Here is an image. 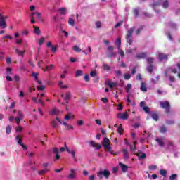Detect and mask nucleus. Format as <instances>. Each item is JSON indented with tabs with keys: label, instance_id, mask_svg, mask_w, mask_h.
I'll list each match as a JSON object with an SVG mask.
<instances>
[{
	"label": "nucleus",
	"instance_id": "f257e3e1",
	"mask_svg": "<svg viewBox=\"0 0 180 180\" xmlns=\"http://www.w3.org/2000/svg\"><path fill=\"white\" fill-rule=\"evenodd\" d=\"M102 146H103L105 150H107L108 152H110V154L117 155V154L114 153V150H112L111 145H110V140L108 138H104L103 142H102Z\"/></svg>",
	"mask_w": 180,
	"mask_h": 180
},
{
	"label": "nucleus",
	"instance_id": "f03ea898",
	"mask_svg": "<svg viewBox=\"0 0 180 180\" xmlns=\"http://www.w3.org/2000/svg\"><path fill=\"white\" fill-rule=\"evenodd\" d=\"M110 175H111V172H110V171L107 169H104L103 171H100L97 172V176L100 180L103 179V176L105 179L108 180Z\"/></svg>",
	"mask_w": 180,
	"mask_h": 180
},
{
	"label": "nucleus",
	"instance_id": "7ed1b4c3",
	"mask_svg": "<svg viewBox=\"0 0 180 180\" xmlns=\"http://www.w3.org/2000/svg\"><path fill=\"white\" fill-rule=\"evenodd\" d=\"M134 30H135V27L130 28L129 30H128L127 34L125 35V40L127 41V43L129 44L130 46H131L133 43L131 37Z\"/></svg>",
	"mask_w": 180,
	"mask_h": 180
},
{
	"label": "nucleus",
	"instance_id": "20e7f679",
	"mask_svg": "<svg viewBox=\"0 0 180 180\" xmlns=\"http://www.w3.org/2000/svg\"><path fill=\"white\" fill-rule=\"evenodd\" d=\"M160 106L163 110H165L166 114H169L170 112L171 105L169 101H160Z\"/></svg>",
	"mask_w": 180,
	"mask_h": 180
},
{
	"label": "nucleus",
	"instance_id": "39448f33",
	"mask_svg": "<svg viewBox=\"0 0 180 180\" xmlns=\"http://www.w3.org/2000/svg\"><path fill=\"white\" fill-rule=\"evenodd\" d=\"M107 58H112V57L116 56V53L114 52V46H109L107 48Z\"/></svg>",
	"mask_w": 180,
	"mask_h": 180
},
{
	"label": "nucleus",
	"instance_id": "423d86ee",
	"mask_svg": "<svg viewBox=\"0 0 180 180\" xmlns=\"http://www.w3.org/2000/svg\"><path fill=\"white\" fill-rule=\"evenodd\" d=\"M158 58L160 61L168 60V55L162 52L158 53Z\"/></svg>",
	"mask_w": 180,
	"mask_h": 180
},
{
	"label": "nucleus",
	"instance_id": "0eeeda50",
	"mask_svg": "<svg viewBox=\"0 0 180 180\" xmlns=\"http://www.w3.org/2000/svg\"><path fill=\"white\" fill-rule=\"evenodd\" d=\"M117 117L122 120H127V119H129V115L127 114V112H123V114L119 113L118 115H117Z\"/></svg>",
	"mask_w": 180,
	"mask_h": 180
},
{
	"label": "nucleus",
	"instance_id": "6e6552de",
	"mask_svg": "<svg viewBox=\"0 0 180 180\" xmlns=\"http://www.w3.org/2000/svg\"><path fill=\"white\" fill-rule=\"evenodd\" d=\"M46 46L49 47V48H51V51L52 53H56L57 51V48H58V46H53V44H51V41H49L47 44H46Z\"/></svg>",
	"mask_w": 180,
	"mask_h": 180
},
{
	"label": "nucleus",
	"instance_id": "1a4fd4ad",
	"mask_svg": "<svg viewBox=\"0 0 180 180\" xmlns=\"http://www.w3.org/2000/svg\"><path fill=\"white\" fill-rule=\"evenodd\" d=\"M148 56L147 52H141L139 54H136V58H138L139 60L146 58Z\"/></svg>",
	"mask_w": 180,
	"mask_h": 180
},
{
	"label": "nucleus",
	"instance_id": "9d476101",
	"mask_svg": "<svg viewBox=\"0 0 180 180\" xmlns=\"http://www.w3.org/2000/svg\"><path fill=\"white\" fill-rule=\"evenodd\" d=\"M89 144L92 147H97L96 148V150H100L101 148V146L99 143H95L94 141H89Z\"/></svg>",
	"mask_w": 180,
	"mask_h": 180
},
{
	"label": "nucleus",
	"instance_id": "9b49d317",
	"mask_svg": "<svg viewBox=\"0 0 180 180\" xmlns=\"http://www.w3.org/2000/svg\"><path fill=\"white\" fill-rule=\"evenodd\" d=\"M14 50H15V53L18 56H21L22 58L25 57V51H20L18 48H14Z\"/></svg>",
	"mask_w": 180,
	"mask_h": 180
},
{
	"label": "nucleus",
	"instance_id": "f8f14e48",
	"mask_svg": "<svg viewBox=\"0 0 180 180\" xmlns=\"http://www.w3.org/2000/svg\"><path fill=\"white\" fill-rule=\"evenodd\" d=\"M106 85L109 86L110 89H112L114 87L117 86V83L107 82Z\"/></svg>",
	"mask_w": 180,
	"mask_h": 180
},
{
	"label": "nucleus",
	"instance_id": "ddd939ff",
	"mask_svg": "<svg viewBox=\"0 0 180 180\" xmlns=\"http://www.w3.org/2000/svg\"><path fill=\"white\" fill-rule=\"evenodd\" d=\"M75 172L73 169H71V174H69L68 176H67V178H68L69 179H74L76 178V175H75Z\"/></svg>",
	"mask_w": 180,
	"mask_h": 180
},
{
	"label": "nucleus",
	"instance_id": "4468645a",
	"mask_svg": "<svg viewBox=\"0 0 180 180\" xmlns=\"http://www.w3.org/2000/svg\"><path fill=\"white\" fill-rule=\"evenodd\" d=\"M71 93L70 92H66L65 97H64V101H65V103H68V100L71 99Z\"/></svg>",
	"mask_w": 180,
	"mask_h": 180
},
{
	"label": "nucleus",
	"instance_id": "2eb2a0df",
	"mask_svg": "<svg viewBox=\"0 0 180 180\" xmlns=\"http://www.w3.org/2000/svg\"><path fill=\"white\" fill-rule=\"evenodd\" d=\"M139 154H141V151L140 150H139V153H136L135 154L136 156H139V160H143V159L146 158V154L142 153V155H139Z\"/></svg>",
	"mask_w": 180,
	"mask_h": 180
},
{
	"label": "nucleus",
	"instance_id": "dca6fc26",
	"mask_svg": "<svg viewBox=\"0 0 180 180\" xmlns=\"http://www.w3.org/2000/svg\"><path fill=\"white\" fill-rule=\"evenodd\" d=\"M33 27H34V34L40 35L41 34V32H40L39 27L38 26L34 25Z\"/></svg>",
	"mask_w": 180,
	"mask_h": 180
},
{
	"label": "nucleus",
	"instance_id": "f3484780",
	"mask_svg": "<svg viewBox=\"0 0 180 180\" xmlns=\"http://www.w3.org/2000/svg\"><path fill=\"white\" fill-rule=\"evenodd\" d=\"M53 152L55 155H56L55 156V158H56V160H59L60 159V155H58L59 154V150H58V148H53Z\"/></svg>",
	"mask_w": 180,
	"mask_h": 180
},
{
	"label": "nucleus",
	"instance_id": "a211bd4d",
	"mask_svg": "<svg viewBox=\"0 0 180 180\" xmlns=\"http://www.w3.org/2000/svg\"><path fill=\"white\" fill-rule=\"evenodd\" d=\"M120 167H121L122 172H127V170L129 169V167H127V166H126L123 163H119Z\"/></svg>",
	"mask_w": 180,
	"mask_h": 180
},
{
	"label": "nucleus",
	"instance_id": "6ab92c4d",
	"mask_svg": "<svg viewBox=\"0 0 180 180\" xmlns=\"http://www.w3.org/2000/svg\"><path fill=\"white\" fill-rule=\"evenodd\" d=\"M140 90L143 92H147L146 84L144 82H141V86H140Z\"/></svg>",
	"mask_w": 180,
	"mask_h": 180
},
{
	"label": "nucleus",
	"instance_id": "aec40b11",
	"mask_svg": "<svg viewBox=\"0 0 180 180\" xmlns=\"http://www.w3.org/2000/svg\"><path fill=\"white\" fill-rule=\"evenodd\" d=\"M54 68V65L53 64L49 65V66H46L45 69H43L44 72L51 71Z\"/></svg>",
	"mask_w": 180,
	"mask_h": 180
},
{
	"label": "nucleus",
	"instance_id": "412c9836",
	"mask_svg": "<svg viewBox=\"0 0 180 180\" xmlns=\"http://www.w3.org/2000/svg\"><path fill=\"white\" fill-rule=\"evenodd\" d=\"M151 118L153 119L155 121H158L159 120V115L158 113L152 112L151 113Z\"/></svg>",
	"mask_w": 180,
	"mask_h": 180
},
{
	"label": "nucleus",
	"instance_id": "4be33fe9",
	"mask_svg": "<svg viewBox=\"0 0 180 180\" xmlns=\"http://www.w3.org/2000/svg\"><path fill=\"white\" fill-rule=\"evenodd\" d=\"M0 27H1V29L6 28V22L4 20V19L0 20Z\"/></svg>",
	"mask_w": 180,
	"mask_h": 180
},
{
	"label": "nucleus",
	"instance_id": "5701e85b",
	"mask_svg": "<svg viewBox=\"0 0 180 180\" xmlns=\"http://www.w3.org/2000/svg\"><path fill=\"white\" fill-rule=\"evenodd\" d=\"M15 139L19 145L23 144V143H22L23 138H22L20 135H17Z\"/></svg>",
	"mask_w": 180,
	"mask_h": 180
},
{
	"label": "nucleus",
	"instance_id": "b1692460",
	"mask_svg": "<svg viewBox=\"0 0 180 180\" xmlns=\"http://www.w3.org/2000/svg\"><path fill=\"white\" fill-rule=\"evenodd\" d=\"M155 141L159 144L160 147H164V141L162 139H156Z\"/></svg>",
	"mask_w": 180,
	"mask_h": 180
},
{
	"label": "nucleus",
	"instance_id": "393cba45",
	"mask_svg": "<svg viewBox=\"0 0 180 180\" xmlns=\"http://www.w3.org/2000/svg\"><path fill=\"white\" fill-rule=\"evenodd\" d=\"M122 153H124V158L125 160H127L129 158V152H127V150L126 149L122 150Z\"/></svg>",
	"mask_w": 180,
	"mask_h": 180
},
{
	"label": "nucleus",
	"instance_id": "a878e982",
	"mask_svg": "<svg viewBox=\"0 0 180 180\" xmlns=\"http://www.w3.org/2000/svg\"><path fill=\"white\" fill-rule=\"evenodd\" d=\"M102 68H103V70L105 71H110V70H111V67H110L106 63H103V65H102Z\"/></svg>",
	"mask_w": 180,
	"mask_h": 180
},
{
	"label": "nucleus",
	"instance_id": "bb28decb",
	"mask_svg": "<svg viewBox=\"0 0 180 180\" xmlns=\"http://www.w3.org/2000/svg\"><path fill=\"white\" fill-rule=\"evenodd\" d=\"M115 45L117 46L118 50H120V46H121V39L118 38L115 41Z\"/></svg>",
	"mask_w": 180,
	"mask_h": 180
},
{
	"label": "nucleus",
	"instance_id": "cd10ccee",
	"mask_svg": "<svg viewBox=\"0 0 180 180\" xmlns=\"http://www.w3.org/2000/svg\"><path fill=\"white\" fill-rule=\"evenodd\" d=\"M64 126H65L66 130H72L73 129V126L72 125H68L65 122H63V124Z\"/></svg>",
	"mask_w": 180,
	"mask_h": 180
},
{
	"label": "nucleus",
	"instance_id": "c85d7f7f",
	"mask_svg": "<svg viewBox=\"0 0 180 180\" xmlns=\"http://www.w3.org/2000/svg\"><path fill=\"white\" fill-rule=\"evenodd\" d=\"M82 75H83V72H82V70H77V71L75 72V77H82Z\"/></svg>",
	"mask_w": 180,
	"mask_h": 180
},
{
	"label": "nucleus",
	"instance_id": "c756f323",
	"mask_svg": "<svg viewBox=\"0 0 180 180\" xmlns=\"http://www.w3.org/2000/svg\"><path fill=\"white\" fill-rule=\"evenodd\" d=\"M11 131L12 127H11V125H8L7 127H6V134H10Z\"/></svg>",
	"mask_w": 180,
	"mask_h": 180
},
{
	"label": "nucleus",
	"instance_id": "7c9ffc66",
	"mask_svg": "<svg viewBox=\"0 0 180 180\" xmlns=\"http://www.w3.org/2000/svg\"><path fill=\"white\" fill-rule=\"evenodd\" d=\"M147 63L150 65H153V58H152V57L148 58H147Z\"/></svg>",
	"mask_w": 180,
	"mask_h": 180
},
{
	"label": "nucleus",
	"instance_id": "2f4dec72",
	"mask_svg": "<svg viewBox=\"0 0 180 180\" xmlns=\"http://www.w3.org/2000/svg\"><path fill=\"white\" fill-rule=\"evenodd\" d=\"M159 131H160V133H162V134L166 133L167 132V128H165V126H162V127H160Z\"/></svg>",
	"mask_w": 180,
	"mask_h": 180
},
{
	"label": "nucleus",
	"instance_id": "473e14b6",
	"mask_svg": "<svg viewBox=\"0 0 180 180\" xmlns=\"http://www.w3.org/2000/svg\"><path fill=\"white\" fill-rule=\"evenodd\" d=\"M117 131H118L119 134H122V132L124 131V129L122 127L121 124H120L118 128H117Z\"/></svg>",
	"mask_w": 180,
	"mask_h": 180
},
{
	"label": "nucleus",
	"instance_id": "72a5a7b5",
	"mask_svg": "<svg viewBox=\"0 0 180 180\" xmlns=\"http://www.w3.org/2000/svg\"><path fill=\"white\" fill-rule=\"evenodd\" d=\"M133 14L134 15H135L136 17H138L139 15V8H134L133 9Z\"/></svg>",
	"mask_w": 180,
	"mask_h": 180
},
{
	"label": "nucleus",
	"instance_id": "f704fd0d",
	"mask_svg": "<svg viewBox=\"0 0 180 180\" xmlns=\"http://www.w3.org/2000/svg\"><path fill=\"white\" fill-rule=\"evenodd\" d=\"M52 127H53L54 129H56L58 127V124L56 123V120H52L51 123Z\"/></svg>",
	"mask_w": 180,
	"mask_h": 180
},
{
	"label": "nucleus",
	"instance_id": "c9c22d12",
	"mask_svg": "<svg viewBox=\"0 0 180 180\" xmlns=\"http://www.w3.org/2000/svg\"><path fill=\"white\" fill-rule=\"evenodd\" d=\"M17 115H18L17 117L24 119L25 115L20 110L17 111Z\"/></svg>",
	"mask_w": 180,
	"mask_h": 180
},
{
	"label": "nucleus",
	"instance_id": "e433bc0d",
	"mask_svg": "<svg viewBox=\"0 0 180 180\" xmlns=\"http://www.w3.org/2000/svg\"><path fill=\"white\" fill-rule=\"evenodd\" d=\"M132 88V84H128L127 86H125V91H127V93L130 91V89Z\"/></svg>",
	"mask_w": 180,
	"mask_h": 180
},
{
	"label": "nucleus",
	"instance_id": "4c0bfd02",
	"mask_svg": "<svg viewBox=\"0 0 180 180\" xmlns=\"http://www.w3.org/2000/svg\"><path fill=\"white\" fill-rule=\"evenodd\" d=\"M68 25H71L72 27H74L75 25V20L72 18H69L68 20Z\"/></svg>",
	"mask_w": 180,
	"mask_h": 180
},
{
	"label": "nucleus",
	"instance_id": "58836bf2",
	"mask_svg": "<svg viewBox=\"0 0 180 180\" xmlns=\"http://www.w3.org/2000/svg\"><path fill=\"white\" fill-rule=\"evenodd\" d=\"M72 50H74L75 52H81V49L78 46H74L72 47Z\"/></svg>",
	"mask_w": 180,
	"mask_h": 180
},
{
	"label": "nucleus",
	"instance_id": "ea45409f",
	"mask_svg": "<svg viewBox=\"0 0 180 180\" xmlns=\"http://www.w3.org/2000/svg\"><path fill=\"white\" fill-rule=\"evenodd\" d=\"M48 172H49L48 169H44V170H39V171H38V174H39V175H42V174H44L47 173Z\"/></svg>",
	"mask_w": 180,
	"mask_h": 180
},
{
	"label": "nucleus",
	"instance_id": "a19ab883",
	"mask_svg": "<svg viewBox=\"0 0 180 180\" xmlns=\"http://www.w3.org/2000/svg\"><path fill=\"white\" fill-rule=\"evenodd\" d=\"M147 70L148 72L152 73L153 71V65H150V66H148Z\"/></svg>",
	"mask_w": 180,
	"mask_h": 180
},
{
	"label": "nucleus",
	"instance_id": "79ce46f5",
	"mask_svg": "<svg viewBox=\"0 0 180 180\" xmlns=\"http://www.w3.org/2000/svg\"><path fill=\"white\" fill-rule=\"evenodd\" d=\"M168 6H169L168 1L166 0L165 2L162 3V7L163 8L167 9Z\"/></svg>",
	"mask_w": 180,
	"mask_h": 180
},
{
	"label": "nucleus",
	"instance_id": "37998d69",
	"mask_svg": "<svg viewBox=\"0 0 180 180\" xmlns=\"http://www.w3.org/2000/svg\"><path fill=\"white\" fill-rule=\"evenodd\" d=\"M160 174L162 176L165 177V176H167V170L162 169L160 171Z\"/></svg>",
	"mask_w": 180,
	"mask_h": 180
},
{
	"label": "nucleus",
	"instance_id": "c03bdc74",
	"mask_svg": "<svg viewBox=\"0 0 180 180\" xmlns=\"http://www.w3.org/2000/svg\"><path fill=\"white\" fill-rule=\"evenodd\" d=\"M29 32H30V31L26 29V30H22V36L28 37V33Z\"/></svg>",
	"mask_w": 180,
	"mask_h": 180
},
{
	"label": "nucleus",
	"instance_id": "a18cd8bd",
	"mask_svg": "<svg viewBox=\"0 0 180 180\" xmlns=\"http://www.w3.org/2000/svg\"><path fill=\"white\" fill-rule=\"evenodd\" d=\"M131 78V75L125 74V75H124V79L125 80H129Z\"/></svg>",
	"mask_w": 180,
	"mask_h": 180
},
{
	"label": "nucleus",
	"instance_id": "49530a36",
	"mask_svg": "<svg viewBox=\"0 0 180 180\" xmlns=\"http://www.w3.org/2000/svg\"><path fill=\"white\" fill-rule=\"evenodd\" d=\"M175 124V121L173 120H166V124L167 125H174Z\"/></svg>",
	"mask_w": 180,
	"mask_h": 180
},
{
	"label": "nucleus",
	"instance_id": "de8ad7c7",
	"mask_svg": "<svg viewBox=\"0 0 180 180\" xmlns=\"http://www.w3.org/2000/svg\"><path fill=\"white\" fill-rule=\"evenodd\" d=\"M23 119H21L19 117H15V122L17 123V125H20V122L21 120H22Z\"/></svg>",
	"mask_w": 180,
	"mask_h": 180
},
{
	"label": "nucleus",
	"instance_id": "09e8293b",
	"mask_svg": "<svg viewBox=\"0 0 180 180\" xmlns=\"http://www.w3.org/2000/svg\"><path fill=\"white\" fill-rule=\"evenodd\" d=\"M44 41H45V38L44 37H41L39 39V41H38V44H39V46H41L43 43H44Z\"/></svg>",
	"mask_w": 180,
	"mask_h": 180
},
{
	"label": "nucleus",
	"instance_id": "8fccbe9b",
	"mask_svg": "<svg viewBox=\"0 0 180 180\" xmlns=\"http://www.w3.org/2000/svg\"><path fill=\"white\" fill-rule=\"evenodd\" d=\"M143 110L146 112V113H149L150 112V108L148 106H145V107H143Z\"/></svg>",
	"mask_w": 180,
	"mask_h": 180
},
{
	"label": "nucleus",
	"instance_id": "3c124183",
	"mask_svg": "<svg viewBox=\"0 0 180 180\" xmlns=\"http://www.w3.org/2000/svg\"><path fill=\"white\" fill-rule=\"evenodd\" d=\"M59 11L60 12V15H65L66 9L65 8H60Z\"/></svg>",
	"mask_w": 180,
	"mask_h": 180
},
{
	"label": "nucleus",
	"instance_id": "603ef678",
	"mask_svg": "<svg viewBox=\"0 0 180 180\" xmlns=\"http://www.w3.org/2000/svg\"><path fill=\"white\" fill-rule=\"evenodd\" d=\"M176 178H177L176 174H172L169 177L170 180H176Z\"/></svg>",
	"mask_w": 180,
	"mask_h": 180
},
{
	"label": "nucleus",
	"instance_id": "864d4df0",
	"mask_svg": "<svg viewBox=\"0 0 180 180\" xmlns=\"http://www.w3.org/2000/svg\"><path fill=\"white\" fill-rule=\"evenodd\" d=\"M148 169H150L151 171L155 170V169H157V166L156 165H151V166L148 167Z\"/></svg>",
	"mask_w": 180,
	"mask_h": 180
},
{
	"label": "nucleus",
	"instance_id": "5fc2aeb1",
	"mask_svg": "<svg viewBox=\"0 0 180 180\" xmlns=\"http://www.w3.org/2000/svg\"><path fill=\"white\" fill-rule=\"evenodd\" d=\"M57 113H58V110L56 108H53L51 112V115H56Z\"/></svg>",
	"mask_w": 180,
	"mask_h": 180
},
{
	"label": "nucleus",
	"instance_id": "6e6d98bb",
	"mask_svg": "<svg viewBox=\"0 0 180 180\" xmlns=\"http://www.w3.org/2000/svg\"><path fill=\"white\" fill-rule=\"evenodd\" d=\"M96 76H97V72L96 71H92L91 72H90V77H94Z\"/></svg>",
	"mask_w": 180,
	"mask_h": 180
},
{
	"label": "nucleus",
	"instance_id": "4d7b16f0",
	"mask_svg": "<svg viewBox=\"0 0 180 180\" xmlns=\"http://www.w3.org/2000/svg\"><path fill=\"white\" fill-rule=\"evenodd\" d=\"M67 73H68V71L64 70L63 75H60V78L61 79H65Z\"/></svg>",
	"mask_w": 180,
	"mask_h": 180
},
{
	"label": "nucleus",
	"instance_id": "13d9d810",
	"mask_svg": "<svg viewBox=\"0 0 180 180\" xmlns=\"http://www.w3.org/2000/svg\"><path fill=\"white\" fill-rule=\"evenodd\" d=\"M101 101L103 103H108V99L107 98H102Z\"/></svg>",
	"mask_w": 180,
	"mask_h": 180
},
{
	"label": "nucleus",
	"instance_id": "bf43d9fd",
	"mask_svg": "<svg viewBox=\"0 0 180 180\" xmlns=\"http://www.w3.org/2000/svg\"><path fill=\"white\" fill-rule=\"evenodd\" d=\"M84 80H85L86 82H89V75H84Z\"/></svg>",
	"mask_w": 180,
	"mask_h": 180
},
{
	"label": "nucleus",
	"instance_id": "052dcab7",
	"mask_svg": "<svg viewBox=\"0 0 180 180\" xmlns=\"http://www.w3.org/2000/svg\"><path fill=\"white\" fill-rule=\"evenodd\" d=\"M44 89H45V86H38L37 87V90H40V91H43V90H44Z\"/></svg>",
	"mask_w": 180,
	"mask_h": 180
},
{
	"label": "nucleus",
	"instance_id": "680f3d73",
	"mask_svg": "<svg viewBox=\"0 0 180 180\" xmlns=\"http://www.w3.org/2000/svg\"><path fill=\"white\" fill-rule=\"evenodd\" d=\"M36 18H37V19H39L40 20H41V13H37L36 14Z\"/></svg>",
	"mask_w": 180,
	"mask_h": 180
},
{
	"label": "nucleus",
	"instance_id": "e2e57ef3",
	"mask_svg": "<svg viewBox=\"0 0 180 180\" xmlns=\"http://www.w3.org/2000/svg\"><path fill=\"white\" fill-rule=\"evenodd\" d=\"M33 77H34V79H36V81H38V79H39L38 73L33 72Z\"/></svg>",
	"mask_w": 180,
	"mask_h": 180
},
{
	"label": "nucleus",
	"instance_id": "0e129e2a",
	"mask_svg": "<svg viewBox=\"0 0 180 180\" xmlns=\"http://www.w3.org/2000/svg\"><path fill=\"white\" fill-rule=\"evenodd\" d=\"M22 130V127L20 126H18L16 127L15 131L17 132H21Z\"/></svg>",
	"mask_w": 180,
	"mask_h": 180
},
{
	"label": "nucleus",
	"instance_id": "69168bd1",
	"mask_svg": "<svg viewBox=\"0 0 180 180\" xmlns=\"http://www.w3.org/2000/svg\"><path fill=\"white\" fill-rule=\"evenodd\" d=\"M137 68L136 67H134L132 69V72H131V74L132 75H135L136 72Z\"/></svg>",
	"mask_w": 180,
	"mask_h": 180
},
{
	"label": "nucleus",
	"instance_id": "338daca9",
	"mask_svg": "<svg viewBox=\"0 0 180 180\" xmlns=\"http://www.w3.org/2000/svg\"><path fill=\"white\" fill-rule=\"evenodd\" d=\"M12 62V59H11L10 57H8L7 59H6V63H7V64H10Z\"/></svg>",
	"mask_w": 180,
	"mask_h": 180
},
{
	"label": "nucleus",
	"instance_id": "774afa93",
	"mask_svg": "<svg viewBox=\"0 0 180 180\" xmlns=\"http://www.w3.org/2000/svg\"><path fill=\"white\" fill-rule=\"evenodd\" d=\"M77 125L78 126L84 125V122L82 120L77 121Z\"/></svg>",
	"mask_w": 180,
	"mask_h": 180
}]
</instances>
